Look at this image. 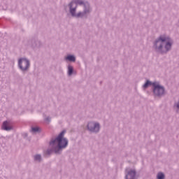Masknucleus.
Wrapping results in <instances>:
<instances>
[{"label":"nucleus","instance_id":"f257e3e1","mask_svg":"<svg viewBox=\"0 0 179 179\" xmlns=\"http://www.w3.org/2000/svg\"><path fill=\"white\" fill-rule=\"evenodd\" d=\"M65 131H62L55 140L50 141V146L52 148L55 153H58L61 149H64L68 146V140L64 138Z\"/></svg>","mask_w":179,"mask_h":179},{"label":"nucleus","instance_id":"f03ea898","mask_svg":"<svg viewBox=\"0 0 179 179\" xmlns=\"http://www.w3.org/2000/svg\"><path fill=\"white\" fill-rule=\"evenodd\" d=\"M173 44V41L171 39L169 38V36H162L159 38L155 42L156 48L159 50L162 51L163 50V45L166 51H169L171 48V45Z\"/></svg>","mask_w":179,"mask_h":179},{"label":"nucleus","instance_id":"7ed1b4c3","mask_svg":"<svg viewBox=\"0 0 179 179\" xmlns=\"http://www.w3.org/2000/svg\"><path fill=\"white\" fill-rule=\"evenodd\" d=\"M83 5V1H72L70 3V13H71L72 16H76V17H83L86 13H89V6L84 5V7L87 10H85L84 13H79L77 15L75 13L76 8H72L73 5Z\"/></svg>","mask_w":179,"mask_h":179},{"label":"nucleus","instance_id":"20e7f679","mask_svg":"<svg viewBox=\"0 0 179 179\" xmlns=\"http://www.w3.org/2000/svg\"><path fill=\"white\" fill-rule=\"evenodd\" d=\"M152 86L154 87V94L155 96H162L164 94V88L157 83H153Z\"/></svg>","mask_w":179,"mask_h":179},{"label":"nucleus","instance_id":"39448f33","mask_svg":"<svg viewBox=\"0 0 179 179\" xmlns=\"http://www.w3.org/2000/svg\"><path fill=\"white\" fill-rule=\"evenodd\" d=\"M18 65L22 71H27V69H29L30 63H29V60L26 59H21L19 60Z\"/></svg>","mask_w":179,"mask_h":179},{"label":"nucleus","instance_id":"423d86ee","mask_svg":"<svg viewBox=\"0 0 179 179\" xmlns=\"http://www.w3.org/2000/svg\"><path fill=\"white\" fill-rule=\"evenodd\" d=\"M88 129L92 132H99L100 124L99 123L90 122L87 125Z\"/></svg>","mask_w":179,"mask_h":179},{"label":"nucleus","instance_id":"0eeeda50","mask_svg":"<svg viewBox=\"0 0 179 179\" xmlns=\"http://www.w3.org/2000/svg\"><path fill=\"white\" fill-rule=\"evenodd\" d=\"M126 173L127 174L126 175V179H135V176H136V172L135 170H128L126 169Z\"/></svg>","mask_w":179,"mask_h":179},{"label":"nucleus","instance_id":"6e6552de","mask_svg":"<svg viewBox=\"0 0 179 179\" xmlns=\"http://www.w3.org/2000/svg\"><path fill=\"white\" fill-rule=\"evenodd\" d=\"M2 128L5 130V131H10L12 129V127L9 126V122H4L3 123V126Z\"/></svg>","mask_w":179,"mask_h":179},{"label":"nucleus","instance_id":"1a4fd4ad","mask_svg":"<svg viewBox=\"0 0 179 179\" xmlns=\"http://www.w3.org/2000/svg\"><path fill=\"white\" fill-rule=\"evenodd\" d=\"M66 59L68 61H71V62H75L76 58L74 57L73 55H69L66 57Z\"/></svg>","mask_w":179,"mask_h":179},{"label":"nucleus","instance_id":"9d476101","mask_svg":"<svg viewBox=\"0 0 179 179\" xmlns=\"http://www.w3.org/2000/svg\"><path fill=\"white\" fill-rule=\"evenodd\" d=\"M153 85L150 81L147 80V82L143 85V89H147L148 87L151 86Z\"/></svg>","mask_w":179,"mask_h":179},{"label":"nucleus","instance_id":"9b49d317","mask_svg":"<svg viewBox=\"0 0 179 179\" xmlns=\"http://www.w3.org/2000/svg\"><path fill=\"white\" fill-rule=\"evenodd\" d=\"M68 69H69V76L72 75L73 72V67H72V66H69Z\"/></svg>","mask_w":179,"mask_h":179},{"label":"nucleus","instance_id":"f8f14e48","mask_svg":"<svg viewBox=\"0 0 179 179\" xmlns=\"http://www.w3.org/2000/svg\"><path fill=\"white\" fill-rule=\"evenodd\" d=\"M34 160H36V162H40V160H41V155H35Z\"/></svg>","mask_w":179,"mask_h":179},{"label":"nucleus","instance_id":"ddd939ff","mask_svg":"<svg viewBox=\"0 0 179 179\" xmlns=\"http://www.w3.org/2000/svg\"><path fill=\"white\" fill-rule=\"evenodd\" d=\"M157 179H164V174L163 173H159L157 174Z\"/></svg>","mask_w":179,"mask_h":179},{"label":"nucleus","instance_id":"4468645a","mask_svg":"<svg viewBox=\"0 0 179 179\" xmlns=\"http://www.w3.org/2000/svg\"><path fill=\"white\" fill-rule=\"evenodd\" d=\"M31 131H32V132H38V131H40V128H38V127H32Z\"/></svg>","mask_w":179,"mask_h":179}]
</instances>
